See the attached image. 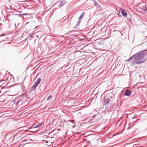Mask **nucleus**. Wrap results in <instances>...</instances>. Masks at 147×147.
<instances>
[{
    "instance_id": "obj_1",
    "label": "nucleus",
    "mask_w": 147,
    "mask_h": 147,
    "mask_svg": "<svg viewBox=\"0 0 147 147\" xmlns=\"http://www.w3.org/2000/svg\"><path fill=\"white\" fill-rule=\"evenodd\" d=\"M145 51H143L141 52H139L133 55L134 61L135 63L140 64L144 63L146 61L144 58V53Z\"/></svg>"
},
{
    "instance_id": "obj_2",
    "label": "nucleus",
    "mask_w": 147,
    "mask_h": 147,
    "mask_svg": "<svg viewBox=\"0 0 147 147\" xmlns=\"http://www.w3.org/2000/svg\"><path fill=\"white\" fill-rule=\"evenodd\" d=\"M109 97H110L109 96H106L105 98V104L107 105L109 103L110 101V99H109Z\"/></svg>"
},
{
    "instance_id": "obj_3",
    "label": "nucleus",
    "mask_w": 147,
    "mask_h": 147,
    "mask_svg": "<svg viewBox=\"0 0 147 147\" xmlns=\"http://www.w3.org/2000/svg\"><path fill=\"white\" fill-rule=\"evenodd\" d=\"M40 81L41 79L40 78H38L37 80V81L35 82L34 84V88H36L38 86Z\"/></svg>"
},
{
    "instance_id": "obj_4",
    "label": "nucleus",
    "mask_w": 147,
    "mask_h": 147,
    "mask_svg": "<svg viewBox=\"0 0 147 147\" xmlns=\"http://www.w3.org/2000/svg\"><path fill=\"white\" fill-rule=\"evenodd\" d=\"M66 3V2L65 0H62L60 1V4L59 5V7L61 8L62 6L64 5L65 3Z\"/></svg>"
},
{
    "instance_id": "obj_5",
    "label": "nucleus",
    "mask_w": 147,
    "mask_h": 147,
    "mask_svg": "<svg viewBox=\"0 0 147 147\" xmlns=\"http://www.w3.org/2000/svg\"><path fill=\"white\" fill-rule=\"evenodd\" d=\"M131 94V90H127L125 91V95L126 96H129Z\"/></svg>"
},
{
    "instance_id": "obj_6",
    "label": "nucleus",
    "mask_w": 147,
    "mask_h": 147,
    "mask_svg": "<svg viewBox=\"0 0 147 147\" xmlns=\"http://www.w3.org/2000/svg\"><path fill=\"white\" fill-rule=\"evenodd\" d=\"M42 124V123H39L36 126L34 127H30L28 128V129H33L35 128H37L38 127L41 126Z\"/></svg>"
},
{
    "instance_id": "obj_7",
    "label": "nucleus",
    "mask_w": 147,
    "mask_h": 147,
    "mask_svg": "<svg viewBox=\"0 0 147 147\" xmlns=\"http://www.w3.org/2000/svg\"><path fill=\"white\" fill-rule=\"evenodd\" d=\"M121 13L123 16H126L127 15V13L123 9H121Z\"/></svg>"
},
{
    "instance_id": "obj_8",
    "label": "nucleus",
    "mask_w": 147,
    "mask_h": 147,
    "mask_svg": "<svg viewBox=\"0 0 147 147\" xmlns=\"http://www.w3.org/2000/svg\"><path fill=\"white\" fill-rule=\"evenodd\" d=\"M94 3L95 5V6L97 8H100V5H99L98 3L96 1H94Z\"/></svg>"
},
{
    "instance_id": "obj_9",
    "label": "nucleus",
    "mask_w": 147,
    "mask_h": 147,
    "mask_svg": "<svg viewBox=\"0 0 147 147\" xmlns=\"http://www.w3.org/2000/svg\"><path fill=\"white\" fill-rule=\"evenodd\" d=\"M36 88H34V85L30 89V92H32V91L35 89Z\"/></svg>"
},
{
    "instance_id": "obj_10",
    "label": "nucleus",
    "mask_w": 147,
    "mask_h": 147,
    "mask_svg": "<svg viewBox=\"0 0 147 147\" xmlns=\"http://www.w3.org/2000/svg\"><path fill=\"white\" fill-rule=\"evenodd\" d=\"M144 8L145 9H144V8L143 9V11H144L146 13H147V12H146L147 11V6H145Z\"/></svg>"
},
{
    "instance_id": "obj_11",
    "label": "nucleus",
    "mask_w": 147,
    "mask_h": 147,
    "mask_svg": "<svg viewBox=\"0 0 147 147\" xmlns=\"http://www.w3.org/2000/svg\"><path fill=\"white\" fill-rule=\"evenodd\" d=\"M84 14L85 13L84 12H83L82 14L79 17V19H81L82 18L83 16L84 15Z\"/></svg>"
},
{
    "instance_id": "obj_12",
    "label": "nucleus",
    "mask_w": 147,
    "mask_h": 147,
    "mask_svg": "<svg viewBox=\"0 0 147 147\" xmlns=\"http://www.w3.org/2000/svg\"><path fill=\"white\" fill-rule=\"evenodd\" d=\"M133 58V55L131 57H130L129 58V59H127V61H130L131 59H132V58Z\"/></svg>"
},
{
    "instance_id": "obj_13",
    "label": "nucleus",
    "mask_w": 147,
    "mask_h": 147,
    "mask_svg": "<svg viewBox=\"0 0 147 147\" xmlns=\"http://www.w3.org/2000/svg\"><path fill=\"white\" fill-rule=\"evenodd\" d=\"M52 97V96H51V95H50V96H48L47 97V101L49 100Z\"/></svg>"
},
{
    "instance_id": "obj_14",
    "label": "nucleus",
    "mask_w": 147,
    "mask_h": 147,
    "mask_svg": "<svg viewBox=\"0 0 147 147\" xmlns=\"http://www.w3.org/2000/svg\"><path fill=\"white\" fill-rule=\"evenodd\" d=\"M22 15V16H26V15H30V14H29L28 13H24L21 14Z\"/></svg>"
},
{
    "instance_id": "obj_15",
    "label": "nucleus",
    "mask_w": 147,
    "mask_h": 147,
    "mask_svg": "<svg viewBox=\"0 0 147 147\" xmlns=\"http://www.w3.org/2000/svg\"><path fill=\"white\" fill-rule=\"evenodd\" d=\"M13 15L14 16H21L22 15L21 14H13Z\"/></svg>"
},
{
    "instance_id": "obj_16",
    "label": "nucleus",
    "mask_w": 147,
    "mask_h": 147,
    "mask_svg": "<svg viewBox=\"0 0 147 147\" xmlns=\"http://www.w3.org/2000/svg\"><path fill=\"white\" fill-rule=\"evenodd\" d=\"M19 101H17V102H16V105H18V104L19 103Z\"/></svg>"
},
{
    "instance_id": "obj_17",
    "label": "nucleus",
    "mask_w": 147,
    "mask_h": 147,
    "mask_svg": "<svg viewBox=\"0 0 147 147\" xmlns=\"http://www.w3.org/2000/svg\"><path fill=\"white\" fill-rule=\"evenodd\" d=\"M4 36V34H3L1 35H0V37L2 36Z\"/></svg>"
},
{
    "instance_id": "obj_18",
    "label": "nucleus",
    "mask_w": 147,
    "mask_h": 147,
    "mask_svg": "<svg viewBox=\"0 0 147 147\" xmlns=\"http://www.w3.org/2000/svg\"><path fill=\"white\" fill-rule=\"evenodd\" d=\"M1 81H0V88L1 87Z\"/></svg>"
},
{
    "instance_id": "obj_19",
    "label": "nucleus",
    "mask_w": 147,
    "mask_h": 147,
    "mask_svg": "<svg viewBox=\"0 0 147 147\" xmlns=\"http://www.w3.org/2000/svg\"><path fill=\"white\" fill-rule=\"evenodd\" d=\"M3 88H4V87H3V86H2V87H1V89H3Z\"/></svg>"
},
{
    "instance_id": "obj_20",
    "label": "nucleus",
    "mask_w": 147,
    "mask_h": 147,
    "mask_svg": "<svg viewBox=\"0 0 147 147\" xmlns=\"http://www.w3.org/2000/svg\"><path fill=\"white\" fill-rule=\"evenodd\" d=\"M130 128V127H128V128H127V129H129Z\"/></svg>"
},
{
    "instance_id": "obj_21",
    "label": "nucleus",
    "mask_w": 147,
    "mask_h": 147,
    "mask_svg": "<svg viewBox=\"0 0 147 147\" xmlns=\"http://www.w3.org/2000/svg\"><path fill=\"white\" fill-rule=\"evenodd\" d=\"M135 118V117H132V119H134Z\"/></svg>"
},
{
    "instance_id": "obj_22",
    "label": "nucleus",
    "mask_w": 147,
    "mask_h": 147,
    "mask_svg": "<svg viewBox=\"0 0 147 147\" xmlns=\"http://www.w3.org/2000/svg\"><path fill=\"white\" fill-rule=\"evenodd\" d=\"M120 16H121V15H120L119 16V17H120Z\"/></svg>"
},
{
    "instance_id": "obj_23",
    "label": "nucleus",
    "mask_w": 147,
    "mask_h": 147,
    "mask_svg": "<svg viewBox=\"0 0 147 147\" xmlns=\"http://www.w3.org/2000/svg\"><path fill=\"white\" fill-rule=\"evenodd\" d=\"M36 36L37 37H38L37 35H36Z\"/></svg>"
},
{
    "instance_id": "obj_24",
    "label": "nucleus",
    "mask_w": 147,
    "mask_h": 147,
    "mask_svg": "<svg viewBox=\"0 0 147 147\" xmlns=\"http://www.w3.org/2000/svg\"><path fill=\"white\" fill-rule=\"evenodd\" d=\"M20 145L18 147H20Z\"/></svg>"
},
{
    "instance_id": "obj_25",
    "label": "nucleus",
    "mask_w": 147,
    "mask_h": 147,
    "mask_svg": "<svg viewBox=\"0 0 147 147\" xmlns=\"http://www.w3.org/2000/svg\"><path fill=\"white\" fill-rule=\"evenodd\" d=\"M1 25V24L0 23V26Z\"/></svg>"
},
{
    "instance_id": "obj_26",
    "label": "nucleus",
    "mask_w": 147,
    "mask_h": 147,
    "mask_svg": "<svg viewBox=\"0 0 147 147\" xmlns=\"http://www.w3.org/2000/svg\"><path fill=\"white\" fill-rule=\"evenodd\" d=\"M114 32H115L116 31V30H114L113 31Z\"/></svg>"
},
{
    "instance_id": "obj_27",
    "label": "nucleus",
    "mask_w": 147,
    "mask_h": 147,
    "mask_svg": "<svg viewBox=\"0 0 147 147\" xmlns=\"http://www.w3.org/2000/svg\"><path fill=\"white\" fill-rule=\"evenodd\" d=\"M0 147H1V146H0Z\"/></svg>"
}]
</instances>
